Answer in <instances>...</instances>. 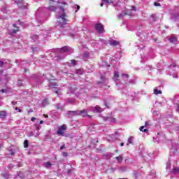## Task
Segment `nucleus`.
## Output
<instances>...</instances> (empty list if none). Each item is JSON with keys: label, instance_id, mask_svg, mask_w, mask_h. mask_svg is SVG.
<instances>
[{"label": "nucleus", "instance_id": "obj_50", "mask_svg": "<svg viewBox=\"0 0 179 179\" xmlns=\"http://www.w3.org/2000/svg\"><path fill=\"white\" fill-rule=\"evenodd\" d=\"M178 111H179V104L178 105Z\"/></svg>", "mask_w": 179, "mask_h": 179}, {"label": "nucleus", "instance_id": "obj_28", "mask_svg": "<svg viewBox=\"0 0 179 179\" xmlns=\"http://www.w3.org/2000/svg\"><path fill=\"white\" fill-rule=\"evenodd\" d=\"M114 78H120V73L117 71H115Z\"/></svg>", "mask_w": 179, "mask_h": 179}, {"label": "nucleus", "instance_id": "obj_5", "mask_svg": "<svg viewBox=\"0 0 179 179\" xmlns=\"http://www.w3.org/2000/svg\"><path fill=\"white\" fill-rule=\"evenodd\" d=\"M94 27L95 30H96V31L99 33H103V31H104V27H103V24L101 23L95 24Z\"/></svg>", "mask_w": 179, "mask_h": 179}, {"label": "nucleus", "instance_id": "obj_45", "mask_svg": "<svg viewBox=\"0 0 179 179\" xmlns=\"http://www.w3.org/2000/svg\"><path fill=\"white\" fill-rule=\"evenodd\" d=\"M120 146H124V143H121Z\"/></svg>", "mask_w": 179, "mask_h": 179}, {"label": "nucleus", "instance_id": "obj_16", "mask_svg": "<svg viewBox=\"0 0 179 179\" xmlns=\"http://www.w3.org/2000/svg\"><path fill=\"white\" fill-rule=\"evenodd\" d=\"M172 171L173 174H179V166L173 168Z\"/></svg>", "mask_w": 179, "mask_h": 179}, {"label": "nucleus", "instance_id": "obj_25", "mask_svg": "<svg viewBox=\"0 0 179 179\" xmlns=\"http://www.w3.org/2000/svg\"><path fill=\"white\" fill-rule=\"evenodd\" d=\"M24 148H29V141H27V140H25L24 141Z\"/></svg>", "mask_w": 179, "mask_h": 179}, {"label": "nucleus", "instance_id": "obj_37", "mask_svg": "<svg viewBox=\"0 0 179 179\" xmlns=\"http://www.w3.org/2000/svg\"><path fill=\"white\" fill-rule=\"evenodd\" d=\"M31 121L34 122V121H36V117H31Z\"/></svg>", "mask_w": 179, "mask_h": 179}, {"label": "nucleus", "instance_id": "obj_34", "mask_svg": "<svg viewBox=\"0 0 179 179\" xmlns=\"http://www.w3.org/2000/svg\"><path fill=\"white\" fill-rule=\"evenodd\" d=\"M71 64L73 66L76 65V61L75 59L71 60Z\"/></svg>", "mask_w": 179, "mask_h": 179}, {"label": "nucleus", "instance_id": "obj_53", "mask_svg": "<svg viewBox=\"0 0 179 179\" xmlns=\"http://www.w3.org/2000/svg\"><path fill=\"white\" fill-rule=\"evenodd\" d=\"M33 52H34V50H33Z\"/></svg>", "mask_w": 179, "mask_h": 179}, {"label": "nucleus", "instance_id": "obj_30", "mask_svg": "<svg viewBox=\"0 0 179 179\" xmlns=\"http://www.w3.org/2000/svg\"><path fill=\"white\" fill-rule=\"evenodd\" d=\"M121 76H123V78H129V75L128 74L122 73Z\"/></svg>", "mask_w": 179, "mask_h": 179}, {"label": "nucleus", "instance_id": "obj_21", "mask_svg": "<svg viewBox=\"0 0 179 179\" xmlns=\"http://www.w3.org/2000/svg\"><path fill=\"white\" fill-rule=\"evenodd\" d=\"M154 94H162V90H158L157 89L154 90Z\"/></svg>", "mask_w": 179, "mask_h": 179}, {"label": "nucleus", "instance_id": "obj_3", "mask_svg": "<svg viewBox=\"0 0 179 179\" xmlns=\"http://www.w3.org/2000/svg\"><path fill=\"white\" fill-rule=\"evenodd\" d=\"M66 129H68L66 125L62 124V126H59L57 131V135H59V136H65V133L64 132V131H66Z\"/></svg>", "mask_w": 179, "mask_h": 179}, {"label": "nucleus", "instance_id": "obj_38", "mask_svg": "<svg viewBox=\"0 0 179 179\" xmlns=\"http://www.w3.org/2000/svg\"><path fill=\"white\" fill-rule=\"evenodd\" d=\"M61 150H62L63 149H65V144H64L61 148H60Z\"/></svg>", "mask_w": 179, "mask_h": 179}, {"label": "nucleus", "instance_id": "obj_42", "mask_svg": "<svg viewBox=\"0 0 179 179\" xmlns=\"http://www.w3.org/2000/svg\"><path fill=\"white\" fill-rule=\"evenodd\" d=\"M127 15H129V16H131V14H128V13H124V15L127 16Z\"/></svg>", "mask_w": 179, "mask_h": 179}, {"label": "nucleus", "instance_id": "obj_13", "mask_svg": "<svg viewBox=\"0 0 179 179\" xmlns=\"http://www.w3.org/2000/svg\"><path fill=\"white\" fill-rule=\"evenodd\" d=\"M6 117V111H0V118H5Z\"/></svg>", "mask_w": 179, "mask_h": 179}, {"label": "nucleus", "instance_id": "obj_10", "mask_svg": "<svg viewBox=\"0 0 179 179\" xmlns=\"http://www.w3.org/2000/svg\"><path fill=\"white\" fill-rule=\"evenodd\" d=\"M169 41L171 43H176V41H177V37L174 36H171L169 38Z\"/></svg>", "mask_w": 179, "mask_h": 179}, {"label": "nucleus", "instance_id": "obj_23", "mask_svg": "<svg viewBox=\"0 0 179 179\" xmlns=\"http://www.w3.org/2000/svg\"><path fill=\"white\" fill-rule=\"evenodd\" d=\"M115 159L120 163V162H122V155H119L118 157H116Z\"/></svg>", "mask_w": 179, "mask_h": 179}, {"label": "nucleus", "instance_id": "obj_4", "mask_svg": "<svg viewBox=\"0 0 179 179\" xmlns=\"http://www.w3.org/2000/svg\"><path fill=\"white\" fill-rule=\"evenodd\" d=\"M103 121H110V122H115V117L113 115V113H110L108 116L103 117Z\"/></svg>", "mask_w": 179, "mask_h": 179}, {"label": "nucleus", "instance_id": "obj_31", "mask_svg": "<svg viewBox=\"0 0 179 179\" xmlns=\"http://www.w3.org/2000/svg\"><path fill=\"white\" fill-rule=\"evenodd\" d=\"M3 65H5V63L3 62V61H0V68H2Z\"/></svg>", "mask_w": 179, "mask_h": 179}, {"label": "nucleus", "instance_id": "obj_39", "mask_svg": "<svg viewBox=\"0 0 179 179\" xmlns=\"http://www.w3.org/2000/svg\"><path fill=\"white\" fill-rule=\"evenodd\" d=\"M148 125H149V122H145V127H148Z\"/></svg>", "mask_w": 179, "mask_h": 179}, {"label": "nucleus", "instance_id": "obj_41", "mask_svg": "<svg viewBox=\"0 0 179 179\" xmlns=\"http://www.w3.org/2000/svg\"><path fill=\"white\" fill-rule=\"evenodd\" d=\"M77 9L79 10L80 9V6L79 5H77Z\"/></svg>", "mask_w": 179, "mask_h": 179}, {"label": "nucleus", "instance_id": "obj_44", "mask_svg": "<svg viewBox=\"0 0 179 179\" xmlns=\"http://www.w3.org/2000/svg\"><path fill=\"white\" fill-rule=\"evenodd\" d=\"M54 93H56V94H58V90L54 91Z\"/></svg>", "mask_w": 179, "mask_h": 179}, {"label": "nucleus", "instance_id": "obj_35", "mask_svg": "<svg viewBox=\"0 0 179 179\" xmlns=\"http://www.w3.org/2000/svg\"><path fill=\"white\" fill-rule=\"evenodd\" d=\"M132 10L136 11V7L135 6H131Z\"/></svg>", "mask_w": 179, "mask_h": 179}, {"label": "nucleus", "instance_id": "obj_24", "mask_svg": "<svg viewBox=\"0 0 179 179\" xmlns=\"http://www.w3.org/2000/svg\"><path fill=\"white\" fill-rule=\"evenodd\" d=\"M145 126H142L140 127V131H141L142 132H148V129H144Z\"/></svg>", "mask_w": 179, "mask_h": 179}, {"label": "nucleus", "instance_id": "obj_1", "mask_svg": "<svg viewBox=\"0 0 179 179\" xmlns=\"http://www.w3.org/2000/svg\"><path fill=\"white\" fill-rule=\"evenodd\" d=\"M60 9L62 10V13L61 16L59 17V20H57L59 27L64 29V26L66 24V14L65 13V9L64 7H60Z\"/></svg>", "mask_w": 179, "mask_h": 179}, {"label": "nucleus", "instance_id": "obj_46", "mask_svg": "<svg viewBox=\"0 0 179 179\" xmlns=\"http://www.w3.org/2000/svg\"><path fill=\"white\" fill-rule=\"evenodd\" d=\"M70 173H71V170L69 169V170H68V174H70Z\"/></svg>", "mask_w": 179, "mask_h": 179}, {"label": "nucleus", "instance_id": "obj_51", "mask_svg": "<svg viewBox=\"0 0 179 179\" xmlns=\"http://www.w3.org/2000/svg\"><path fill=\"white\" fill-rule=\"evenodd\" d=\"M57 110H59V107H57Z\"/></svg>", "mask_w": 179, "mask_h": 179}, {"label": "nucleus", "instance_id": "obj_47", "mask_svg": "<svg viewBox=\"0 0 179 179\" xmlns=\"http://www.w3.org/2000/svg\"><path fill=\"white\" fill-rule=\"evenodd\" d=\"M2 93H5V90H1Z\"/></svg>", "mask_w": 179, "mask_h": 179}, {"label": "nucleus", "instance_id": "obj_19", "mask_svg": "<svg viewBox=\"0 0 179 179\" xmlns=\"http://www.w3.org/2000/svg\"><path fill=\"white\" fill-rule=\"evenodd\" d=\"M51 166H52V164H51L50 162H47L44 163V166L46 169H48V167H51Z\"/></svg>", "mask_w": 179, "mask_h": 179}, {"label": "nucleus", "instance_id": "obj_26", "mask_svg": "<svg viewBox=\"0 0 179 179\" xmlns=\"http://www.w3.org/2000/svg\"><path fill=\"white\" fill-rule=\"evenodd\" d=\"M83 58H89V52H85L83 55Z\"/></svg>", "mask_w": 179, "mask_h": 179}, {"label": "nucleus", "instance_id": "obj_9", "mask_svg": "<svg viewBox=\"0 0 179 179\" xmlns=\"http://www.w3.org/2000/svg\"><path fill=\"white\" fill-rule=\"evenodd\" d=\"M67 51H69V49L68 48V46H64L60 48L59 52H67Z\"/></svg>", "mask_w": 179, "mask_h": 179}, {"label": "nucleus", "instance_id": "obj_49", "mask_svg": "<svg viewBox=\"0 0 179 179\" xmlns=\"http://www.w3.org/2000/svg\"><path fill=\"white\" fill-rule=\"evenodd\" d=\"M103 5H104L103 3H101V6H103Z\"/></svg>", "mask_w": 179, "mask_h": 179}, {"label": "nucleus", "instance_id": "obj_14", "mask_svg": "<svg viewBox=\"0 0 179 179\" xmlns=\"http://www.w3.org/2000/svg\"><path fill=\"white\" fill-rule=\"evenodd\" d=\"M49 86H50V87H52L54 89V88L57 87V86H58V85L55 82H51Z\"/></svg>", "mask_w": 179, "mask_h": 179}, {"label": "nucleus", "instance_id": "obj_22", "mask_svg": "<svg viewBox=\"0 0 179 179\" xmlns=\"http://www.w3.org/2000/svg\"><path fill=\"white\" fill-rule=\"evenodd\" d=\"M66 101L69 103V104H73V103H75V99H69L66 100Z\"/></svg>", "mask_w": 179, "mask_h": 179}, {"label": "nucleus", "instance_id": "obj_8", "mask_svg": "<svg viewBox=\"0 0 179 179\" xmlns=\"http://www.w3.org/2000/svg\"><path fill=\"white\" fill-rule=\"evenodd\" d=\"M110 45H113L114 47L117 45H120V42L115 41V40H110L109 42Z\"/></svg>", "mask_w": 179, "mask_h": 179}, {"label": "nucleus", "instance_id": "obj_17", "mask_svg": "<svg viewBox=\"0 0 179 179\" xmlns=\"http://www.w3.org/2000/svg\"><path fill=\"white\" fill-rule=\"evenodd\" d=\"M105 80H106V78H104V76H101V81H98V84L99 85H103V83H104Z\"/></svg>", "mask_w": 179, "mask_h": 179}, {"label": "nucleus", "instance_id": "obj_33", "mask_svg": "<svg viewBox=\"0 0 179 179\" xmlns=\"http://www.w3.org/2000/svg\"><path fill=\"white\" fill-rule=\"evenodd\" d=\"M154 6H161V4H160V3L155 2Z\"/></svg>", "mask_w": 179, "mask_h": 179}, {"label": "nucleus", "instance_id": "obj_29", "mask_svg": "<svg viewBox=\"0 0 179 179\" xmlns=\"http://www.w3.org/2000/svg\"><path fill=\"white\" fill-rule=\"evenodd\" d=\"M62 156L64 157H68V153L66 152H62Z\"/></svg>", "mask_w": 179, "mask_h": 179}, {"label": "nucleus", "instance_id": "obj_32", "mask_svg": "<svg viewBox=\"0 0 179 179\" xmlns=\"http://www.w3.org/2000/svg\"><path fill=\"white\" fill-rule=\"evenodd\" d=\"M35 127H36V131H40V125L36 124Z\"/></svg>", "mask_w": 179, "mask_h": 179}, {"label": "nucleus", "instance_id": "obj_15", "mask_svg": "<svg viewBox=\"0 0 179 179\" xmlns=\"http://www.w3.org/2000/svg\"><path fill=\"white\" fill-rule=\"evenodd\" d=\"M94 110L96 113H101V107H100L99 106H96Z\"/></svg>", "mask_w": 179, "mask_h": 179}, {"label": "nucleus", "instance_id": "obj_2", "mask_svg": "<svg viewBox=\"0 0 179 179\" xmlns=\"http://www.w3.org/2000/svg\"><path fill=\"white\" fill-rule=\"evenodd\" d=\"M71 114H73V115H81V117H86V115H87V111H86L85 109L77 111H69V115H71Z\"/></svg>", "mask_w": 179, "mask_h": 179}, {"label": "nucleus", "instance_id": "obj_52", "mask_svg": "<svg viewBox=\"0 0 179 179\" xmlns=\"http://www.w3.org/2000/svg\"><path fill=\"white\" fill-rule=\"evenodd\" d=\"M173 67H176V65H175V64H173Z\"/></svg>", "mask_w": 179, "mask_h": 179}, {"label": "nucleus", "instance_id": "obj_20", "mask_svg": "<svg viewBox=\"0 0 179 179\" xmlns=\"http://www.w3.org/2000/svg\"><path fill=\"white\" fill-rule=\"evenodd\" d=\"M133 139H134V137H132V136H131V137H129V138H128L127 145L132 144V141H133Z\"/></svg>", "mask_w": 179, "mask_h": 179}, {"label": "nucleus", "instance_id": "obj_36", "mask_svg": "<svg viewBox=\"0 0 179 179\" xmlns=\"http://www.w3.org/2000/svg\"><path fill=\"white\" fill-rule=\"evenodd\" d=\"M15 110H17L19 111V113H22V110L19 109V108L15 107Z\"/></svg>", "mask_w": 179, "mask_h": 179}, {"label": "nucleus", "instance_id": "obj_18", "mask_svg": "<svg viewBox=\"0 0 179 179\" xmlns=\"http://www.w3.org/2000/svg\"><path fill=\"white\" fill-rule=\"evenodd\" d=\"M103 2H106L109 5H114V2H113V0H103Z\"/></svg>", "mask_w": 179, "mask_h": 179}, {"label": "nucleus", "instance_id": "obj_12", "mask_svg": "<svg viewBox=\"0 0 179 179\" xmlns=\"http://www.w3.org/2000/svg\"><path fill=\"white\" fill-rule=\"evenodd\" d=\"M13 27H15V29H13V33H15V34L17 33V31H19V27L16 26V24H13Z\"/></svg>", "mask_w": 179, "mask_h": 179}, {"label": "nucleus", "instance_id": "obj_43", "mask_svg": "<svg viewBox=\"0 0 179 179\" xmlns=\"http://www.w3.org/2000/svg\"><path fill=\"white\" fill-rule=\"evenodd\" d=\"M39 124H44V121L41 120V121L39 122Z\"/></svg>", "mask_w": 179, "mask_h": 179}, {"label": "nucleus", "instance_id": "obj_7", "mask_svg": "<svg viewBox=\"0 0 179 179\" xmlns=\"http://www.w3.org/2000/svg\"><path fill=\"white\" fill-rule=\"evenodd\" d=\"M78 89V85H73L69 88V91L71 92V93L73 94L77 92Z\"/></svg>", "mask_w": 179, "mask_h": 179}, {"label": "nucleus", "instance_id": "obj_11", "mask_svg": "<svg viewBox=\"0 0 179 179\" xmlns=\"http://www.w3.org/2000/svg\"><path fill=\"white\" fill-rule=\"evenodd\" d=\"M15 2L17 3V5H18L20 8H23V6H22V3L23 2V0H15Z\"/></svg>", "mask_w": 179, "mask_h": 179}, {"label": "nucleus", "instance_id": "obj_6", "mask_svg": "<svg viewBox=\"0 0 179 179\" xmlns=\"http://www.w3.org/2000/svg\"><path fill=\"white\" fill-rule=\"evenodd\" d=\"M52 5H54V1L50 0V5L48 6V9L49 10H50V12H55V10H57V7Z\"/></svg>", "mask_w": 179, "mask_h": 179}, {"label": "nucleus", "instance_id": "obj_27", "mask_svg": "<svg viewBox=\"0 0 179 179\" xmlns=\"http://www.w3.org/2000/svg\"><path fill=\"white\" fill-rule=\"evenodd\" d=\"M42 104H43V106L48 104V99H44L42 102Z\"/></svg>", "mask_w": 179, "mask_h": 179}, {"label": "nucleus", "instance_id": "obj_40", "mask_svg": "<svg viewBox=\"0 0 179 179\" xmlns=\"http://www.w3.org/2000/svg\"><path fill=\"white\" fill-rule=\"evenodd\" d=\"M43 117H45V118H48V115L44 114V115H43Z\"/></svg>", "mask_w": 179, "mask_h": 179}, {"label": "nucleus", "instance_id": "obj_48", "mask_svg": "<svg viewBox=\"0 0 179 179\" xmlns=\"http://www.w3.org/2000/svg\"><path fill=\"white\" fill-rule=\"evenodd\" d=\"M17 102L13 101V104L15 105V104H17Z\"/></svg>", "mask_w": 179, "mask_h": 179}]
</instances>
